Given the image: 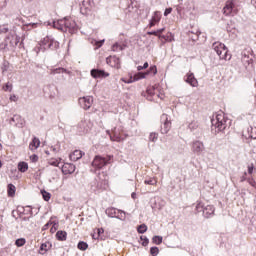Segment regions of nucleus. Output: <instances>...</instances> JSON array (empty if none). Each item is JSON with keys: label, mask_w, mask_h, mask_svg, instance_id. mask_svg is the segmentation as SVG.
I'll use <instances>...</instances> for the list:
<instances>
[{"label": "nucleus", "mask_w": 256, "mask_h": 256, "mask_svg": "<svg viewBox=\"0 0 256 256\" xmlns=\"http://www.w3.org/2000/svg\"><path fill=\"white\" fill-rule=\"evenodd\" d=\"M107 135H109L111 141H116L117 143L127 139L125 128L121 124H117L112 130H107Z\"/></svg>", "instance_id": "f257e3e1"}, {"label": "nucleus", "mask_w": 256, "mask_h": 256, "mask_svg": "<svg viewBox=\"0 0 256 256\" xmlns=\"http://www.w3.org/2000/svg\"><path fill=\"white\" fill-rule=\"evenodd\" d=\"M212 131L215 133H221L227 129V118H225V113L219 112L214 119L211 121Z\"/></svg>", "instance_id": "f03ea898"}, {"label": "nucleus", "mask_w": 256, "mask_h": 256, "mask_svg": "<svg viewBox=\"0 0 256 256\" xmlns=\"http://www.w3.org/2000/svg\"><path fill=\"white\" fill-rule=\"evenodd\" d=\"M57 25L61 31H68V33H75L77 31V23L74 22L71 18H64L62 20H58V22H54V28L57 29Z\"/></svg>", "instance_id": "7ed1b4c3"}, {"label": "nucleus", "mask_w": 256, "mask_h": 256, "mask_svg": "<svg viewBox=\"0 0 256 256\" xmlns=\"http://www.w3.org/2000/svg\"><path fill=\"white\" fill-rule=\"evenodd\" d=\"M212 49L217 53L220 59L224 61L231 60V54L229 53V49L225 44L221 42H214L212 45Z\"/></svg>", "instance_id": "20e7f679"}, {"label": "nucleus", "mask_w": 256, "mask_h": 256, "mask_svg": "<svg viewBox=\"0 0 256 256\" xmlns=\"http://www.w3.org/2000/svg\"><path fill=\"white\" fill-rule=\"evenodd\" d=\"M150 73H152L153 75H157V66H151L149 68V70L147 72H138L137 74H135L134 76H130L129 79L127 78H121V81L123 83H135V81H139V79H145V77H147V75H149Z\"/></svg>", "instance_id": "39448f33"}, {"label": "nucleus", "mask_w": 256, "mask_h": 256, "mask_svg": "<svg viewBox=\"0 0 256 256\" xmlns=\"http://www.w3.org/2000/svg\"><path fill=\"white\" fill-rule=\"evenodd\" d=\"M111 159V156H95L92 161V167H94V169H103L105 165H109L111 163Z\"/></svg>", "instance_id": "423d86ee"}, {"label": "nucleus", "mask_w": 256, "mask_h": 256, "mask_svg": "<svg viewBox=\"0 0 256 256\" xmlns=\"http://www.w3.org/2000/svg\"><path fill=\"white\" fill-rule=\"evenodd\" d=\"M238 9H237V5H235V1L233 0H227L226 4L223 8V13L226 16L229 17H235V15H237L238 13Z\"/></svg>", "instance_id": "0eeeda50"}, {"label": "nucleus", "mask_w": 256, "mask_h": 256, "mask_svg": "<svg viewBox=\"0 0 256 256\" xmlns=\"http://www.w3.org/2000/svg\"><path fill=\"white\" fill-rule=\"evenodd\" d=\"M161 120L164 121L162 126H161V133L163 135H167L169 131H171V122L169 120V116L167 114H162Z\"/></svg>", "instance_id": "6e6552de"}, {"label": "nucleus", "mask_w": 256, "mask_h": 256, "mask_svg": "<svg viewBox=\"0 0 256 256\" xmlns=\"http://www.w3.org/2000/svg\"><path fill=\"white\" fill-rule=\"evenodd\" d=\"M184 81L185 83H188L191 87H199V81L197 78H195V74L191 71H189L185 76H184Z\"/></svg>", "instance_id": "1a4fd4ad"}, {"label": "nucleus", "mask_w": 256, "mask_h": 256, "mask_svg": "<svg viewBox=\"0 0 256 256\" xmlns=\"http://www.w3.org/2000/svg\"><path fill=\"white\" fill-rule=\"evenodd\" d=\"M106 63L113 69H121V59L117 56H109L106 58Z\"/></svg>", "instance_id": "9d476101"}, {"label": "nucleus", "mask_w": 256, "mask_h": 256, "mask_svg": "<svg viewBox=\"0 0 256 256\" xmlns=\"http://www.w3.org/2000/svg\"><path fill=\"white\" fill-rule=\"evenodd\" d=\"M98 178L100 183L99 189H107V187H109V176L105 172H102L99 174Z\"/></svg>", "instance_id": "9b49d317"}, {"label": "nucleus", "mask_w": 256, "mask_h": 256, "mask_svg": "<svg viewBox=\"0 0 256 256\" xmlns=\"http://www.w3.org/2000/svg\"><path fill=\"white\" fill-rule=\"evenodd\" d=\"M109 72H106L104 70H100V69H92L91 70V76L94 79H106V77H109Z\"/></svg>", "instance_id": "f8f14e48"}, {"label": "nucleus", "mask_w": 256, "mask_h": 256, "mask_svg": "<svg viewBox=\"0 0 256 256\" xmlns=\"http://www.w3.org/2000/svg\"><path fill=\"white\" fill-rule=\"evenodd\" d=\"M79 103L81 107H83V109L85 110L91 109V106L93 105V97L86 96V97L80 98Z\"/></svg>", "instance_id": "ddd939ff"}, {"label": "nucleus", "mask_w": 256, "mask_h": 256, "mask_svg": "<svg viewBox=\"0 0 256 256\" xmlns=\"http://www.w3.org/2000/svg\"><path fill=\"white\" fill-rule=\"evenodd\" d=\"M10 39L9 45L12 47V49H15L17 45H19V42L21 41V37L17 35L16 33L6 37V40L8 41Z\"/></svg>", "instance_id": "4468645a"}, {"label": "nucleus", "mask_w": 256, "mask_h": 256, "mask_svg": "<svg viewBox=\"0 0 256 256\" xmlns=\"http://www.w3.org/2000/svg\"><path fill=\"white\" fill-rule=\"evenodd\" d=\"M61 170L63 175H72V173H75V165L71 163H64Z\"/></svg>", "instance_id": "2eb2a0df"}, {"label": "nucleus", "mask_w": 256, "mask_h": 256, "mask_svg": "<svg viewBox=\"0 0 256 256\" xmlns=\"http://www.w3.org/2000/svg\"><path fill=\"white\" fill-rule=\"evenodd\" d=\"M155 95V86H148L145 92H142V97H145L148 101H153Z\"/></svg>", "instance_id": "dca6fc26"}, {"label": "nucleus", "mask_w": 256, "mask_h": 256, "mask_svg": "<svg viewBox=\"0 0 256 256\" xmlns=\"http://www.w3.org/2000/svg\"><path fill=\"white\" fill-rule=\"evenodd\" d=\"M204 149H205V146L203 145V142L195 141V142L192 143L193 153H197L199 155L200 153H203Z\"/></svg>", "instance_id": "f3484780"}, {"label": "nucleus", "mask_w": 256, "mask_h": 256, "mask_svg": "<svg viewBox=\"0 0 256 256\" xmlns=\"http://www.w3.org/2000/svg\"><path fill=\"white\" fill-rule=\"evenodd\" d=\"M159 39L162 43H173V41H175V36L173 33L168 32L166 35L160 34Z\"/></svg>", "instance_id": "a211bd4d"}, {"label": "nucleus", "mask_w": 256, "mask_h": 256, "mask_svg": "<svg viewBox=\"0 0 256 256\" xmlns=\"http://www.w3.org/2000/svg\"><path fill=\"white\" fill-rule=\"evenodd\" d=\"M161 17H162L161 12L155 11L154 15L152 16V18L150 20L149 27L150 28L155 27L159 23V21H161Z\"/></svg>", "instance_id": "6ab92c4d"}, {"label": "nucleus", "mask_w": 256, "mask_h": 256, "mask_svg": "<svg viewBox=\"0 0 256 256\" xmlns=\"http://www.w3.org/2000/svg\"><path fill=\"white\" fill-rule=\"evenodd\" d=\"M85 10L84 13L87 15L93 9V0H84L82 2V8L81 11Z\"/></svg>", "instance_id": "aec40b11"}, {"label": "nucleus", "mask_w": 256, "mask_h": 256, "mask_svg": "<svg viewBox=\"0 0 256 256\" xmlns=\"http://www.w3.org/2000/svg\"><path fill=\"white\" fill-rule=\"evenodd\" d=\"M84 155L85 153H83V151L75 150L69 155V158L71 161H79V159H81Z\"/></svg>", "instance_id": "412c9836"}, {"label": "nucleus", "mask_w": 256, "mask_h": 256, "mask_svg": "<svg viewBox=\"0 0 256 256\" xmlns=\"http://www.w3.org/2000/svg\"><path fill=\"white\" fill-rule=\"evenodd\" d=\"M40 145H41V140H39V138H37V137H34L29 144V149H30V151H35V150L39 149Z\"/></svg>", "instance_id": "4be33fe9"}, {"label": "nucleus", "mask_w": 256, "mask_h": 256, "mask_svg": "<svg viewBox=\"0 0 256 256\" xmlns=\"http://www.w3.org/2000/svg\"><path fill=\"white\" fill-rule=\"evenodd\" d=\"M51 247H52L51 242H44L43 244H41L39 249L40 255H45V253H47V251H49Z\"/></svg>", "instance_id": "5701e85b"}, {"label": "nucleus", "mask_w": 256, "mask_h": 256, "mask_svg": "<svg viewBox=\"0 0 256 256\" xmlns=\"http://www.w3.org/2000/svg\"><path fill=\"white\" fill-rule=\"evenodd\" d=\"M50 44H51V37H50V36L44 37V38L40 41V43H39L40 47L43 48V51H45L46 49H49V46H48V45H50Z\"/></svg>", "instance_id": "b1692460"}, {"label": "nucleus", "mask_w": 256, "mask_h": 256, "mask_svg": "<svg viewBox=\"0 0 256 256\" xmlns=\"http://www.w3.org/2000/svg\"><path fill=\"white\" fill-rule=\"evenodd\" d=\"M17 169L20 173H27V171H29V164L25 161H21L18 163Z\"/></svg>", "instance_id": "393cba45"}, {"label": "nucleus", "mask_w": 256, "mask_h": 256, "mask_svg": "<svg viewBox=\"0 0 256 256\" xmlns=\"http://www.w3.org/2000/svg\"><path fill=\"white\" fill-rule=\"evenodd\" d=\"M56 239L58 241H67V232L63 231V230H59L56 233Z\"/></svg>", "instance_id": "a878e982"}, {"label": "nucleus", "mask_w": 256, "mask_h": 256, "mask_svg": "<svg viewBox=\"0 0 256 256\" xmlns=\"http://www.w3.org/2000/svg\"><path fill=\"white\" fill-rule=\"evenodd\" d=\"M15 191H17V188L13 184H8L7 186V194L8 197H15Z\"/></svg>", "instance_id": "bb28decb"}, {"label": "nucleus", "mask_w": 256, "mask_h": 256, "mask_svg": "<svg viewBox=\"0 0 256 256\" xmlns=\"http://www.w3.org/2000/svg\"><path fill=\"white\" fill-rule=\"evenodd\" d=\"M0 51H2L3 53L9 51V41L7 40V38L0 43Z\"/></svg>", "instance_id": "cd10ccee"}, {"label": "nucleus", "mask_w": 256, "mask_h": 256, "mask_svg": "<svg viewBox=\"0 0 256 256\" xmlns=\"http://www.w3.org/2000/svg\"><path fill=\"white\" fill-rule=\"evenodd\" d=\"M48 49H51L52 51H55V49H59V42L51 38L50 44L48 45Z\"/></svg>", "instance_id": "c85d7f7f"}, {"label": "nucleus", "mask_w": 256, "mask_h": 256, "mask_svg": "<svg viewBox=\"0 0 256 256\" xmlns=\"http://www.w3.org/2000/svg\"><path fill=\"white\" fill-rule=\"evenodd\" d=\"M49 165H52V167H59L61 163V158H51L48 160Z\"/></svg>", "instance_id": "c756f323"}, {"label": "nucleus", "mask_w": 256, "mask_h": 256, "mask_svg": "<svg viewBox=\"0 0 256 256\" xmlns=\"http://www.w3.org/2000/svg\"><path fill=\"white\" fill-rule=\"evenodd\" d=\"M144 184L145 185H153V186L157 187V178L153 177V178L146 179L144 181Z\"/></svg>", "instance_id": "7c9ffc66"}, {"label": "nucleus", "mask_w": 256, "mask_h": 256, "mask_svg": "<svg viewBox=\"0 0 256 256\" xmlns=\"http://www.w3.org/2000/svg\"><path fill=\"white\" fill-rule=\"evenodd\" d=\"M123 49H125V45L119 44V43H115L112 46V51L117 52V51H123Z\"/></svg>", "instance_id": "2f4dec72"}, {"label": "nucleus", "mask_w": 256, "mask_h": 256, "mask_svg": "<svg viewBox=\"0 0 256 256\" xmlns=\"http://www.w3.org/2000/svg\"><path fill=\"white\" fill-rule=\"evenodd\" d=\"M88 248H89V245L86 242L81 241L78 243V249L80 251H87Z\"/></svg>", "instance_id": "473e14b6"}, {"label": "nucleus", "mask_w": 256, "mask_h": 256, "mask_svg": "<svg viewBox=\"0 0 256 256\" xmlns=\"http://www.w3.org/2000/svg\"><path fill=\"white\" fill-rule=\"evenodd\" d=\"M152 243H154L155 245H161L163 243V237H161V236H154L152 238Z\"/></svg>", "instance_id": "72a5a7b5"}, {"label": "nucleus", "mask_w": 256, "mask_h": 256, "mask_svg": "<svg viewBox=\"0 0 256 256\" xmlns=\"http://www.w3.org/2000/svg\"><path fill=\"white\" fill-rule=\"evenodd\" d=\"M27 243V240L25 238H19L15 241L16 247H23Z\"/></svg>", "instance_id": "f704fd0d"}, {"label": "nucleus", "mask_w": 256, "mask_h": 256, "mask_svg": "<svg viewBox=\"0 0 256 256\" xmlns=\"http://www.w3.org/2000/svg\"><path fill=\"white\" fill-rule=\"evenodd\" d=\"M137 231H138V233H141V234L147 233V225H145V224L139 225L137 228Z\"/></svg>", "instance_id": "c9c22d12"}, {"label": "nucleus", "mask_w": 256, "mask_h": 256, "mask_svg": "<svg viewBox=\"0 0 256 256\" xmlns=\"http://www.w3.org/2000/svg\"><path fill=\"white\" fill-rule=\"evenodd\" d=\"M41 193H42V197H43L44 201H49L51 199V193H49L45 190L41 191Z\"/></svg>", "instance_id": "e433bc0d"}, {"label": "nucleus", "mask_w": 256, "mask_h": 256, "mask_svg": "<svg viewBox=\"0 0 256 256\" xmlns=\"http://www.w3.org/2000/svg\"><path fill=\"white\" fill-rule=\"evenodd\" d=\"M117 211H119V210H117L115 208H110V209L106 210V213H108V215L110 217H115V215H117Z\"/></svg>", "instance_id": "4c0bfd02"}, {"label": "nucleus", "mask_w": 256, "mask_h": 256, "mask_svg": "<svg viewBox=\"0 0 256 256\" xmlns=\"http://www.w3.org/2000/svg\"><path fill=\"white\" fill-rule=\"evenodd\" d=\"M140 240L142 241V246L143 247H147L149 245V238H147V236H141Z\"/></svg>", "instance_id": "58836bf2"}, {"label": "nucleus", "mask_w": 256, "mask_h": 256, "mask_svg": "<svg viewBox=\"0 0 256 256\" xmlns=\"http://www.w3.org/2000/svg\"><path fill=\"white\" fill-rule=\"evenodd\" d=\"M157 139H159V134H157V133H150V136H149V140L150 141L155 143V141H157Z\"/></svg>", "instance_id": "ea45409f"}, {"label": "nucleus", "mask_w": 256, "mask_h": 256, "mask_svg": "<svg viewBox=\"0 0 256 256\" xmlns=\"http://www.w3.org/2000/svg\"><path fill=\"white\" fill-rule=\"evenodd\" d=\"M65 69L64 68H56L51 70V75H57V73H64Z\"/></svg>", "instance_id": "a19ab883"}, {"label": "nucleus", "mask_w": 256, "mask_h": 256, "mask_svg": "<svg viewBox=\"0 0 256 256\" xmlns=\"http://www.w3.org/2000/svg\"><path fill=\"white\" fill-rule=\"evenodd\" d=\"M150 253L152 256H157L159 255V248L158 247H152L150 248Z\"/></svg>", "instance_id": "79ce46f5"}, {"label": "nucleus", "mask_w": 256, "mask_h": 256, "mask_svg": "<svg viewBox=\"0 0 256 256\" xmlns=\"http://www.w3.org/2000/svg\"><path fill=\"white\" fill-rule=\"evenodd\" d=\"M13 89V84H10V83H6L4 86H3V91H12Z\"/></svg>", "instance_id": "37998d69"}, {"label": "nucleus", "mask_w": 256, "mask_h": 256, "mask_svg": "<svg viewBox=\"0 0 256 256\" xmlns=\"http://www.w3.org/2000/svg\"><path fill=\"white\" fill-rule=\"evenodd\" d=\"M247 183H249V185H251V187H254L256 189V181L254 178H248Z\"/></svg>", "instance_id": "c03bdc74"}, {"label": "nucleus", "mask_w": 256, "mask_h": 256, "mask_svg": "<svg viewBox=\"0 0 256 256\" xmlns=\"http://www.w3.org/2000/svg\"><path fill=\"white\" fill-rule=\"evenodd\" d=\"M255 171V166L253 164L248 165V175H253Z\"/></svg>", "instance_id": "a18cd8bd"}, {"label": "nucleus", "mask_w": 256, "mask_h": 256, "mask_svg": "<svg viewBox=\"0 0 256 256\" xmlns=\"http://www.w3.org/2000/svg\"><path fill=\"white\" fill-rule=\"evenodd\" d=\"M9 0H0V9H5L7 7V2Z\"/></svg>", "instance_id": "49530a36"}, {"label": "nucleus", "mask_w": 256, "mask_h": 256, "mask_svg": "<svg viewBox=\"0 0 256 256\" xmlns=\"http://www.w3.org/2000/svg\"><path fill=\"white\" fill-rule=\"evenodd\" d=\"M51 225H53L52 221H49L48 223H46L43 227H42V231H47V229H49V227H51Z\"/></svg>", "instance_id": "de8ad7c7"}, {"label": "nucleus", "mask_w": 256, "mask_h": 256, "mask_svg": "<svg viewBox=\"0 0 256 256\" xmlns=\"http://www.w3.org/2000/svg\"><path fill=\"white\" fill-rule=\"evenodd\" d=\"M30 159L33 163H37L39 161V156L33 154L32 156H30Z\"/></svg>", "instance_id": "09e8293b"}, {"label": "nucleus", "mask_w": 256, "mask_h": 256, "mask_svg": "<svg viewBox=\"0 0 256 256\" xmlns=\"http://www.w3.org/2000/svg\"><path fill=\"white\" fill-rule=\"evenodd\" d=\"M57 231V223L53 222L52 227L50 228V233H55Z\"/></svg>", "instance_id": "8fccbe9b"}, {"label": "nucleus", "mask_w": 256, "mask_h": 256, "mask_svg": "<svg viewBox=\"0 0 256 256\" xmlns=\"http://www.w3.org/2000/svg\"><path fill=\"white\" fill-rule=\"evenodd\" d=\"M199 127V125H197L196 122H191L189 124V129L193 130V129H197Z\"/></svg>", "instance_id": "3c124183"}, {"label": "nucleus", "mask_w": 256, "mask_h": 256, "mask_svg": "<svg viewBox=\"0 0 256 256\" xmlns=\"http://www.w3.org/2000/svg\"><path fill=\"white\" fill-rule=\"evenodd\" d=\"M173 11V8H166L164 11V16L167 17V15H171Z\"/></svg>", "instance_id": "603ef678"}, {"label": "nucleus", "mask_w": 256, "mask_h": 256, "mask_svg": "<svg viewBox=\"0 0 256 256\" xmlns=\"http://www.w3.org/2000/svg\"><path fill=\"white\" fill-rule=\"evenodd\" d=\"M189 33H191L192 35H196V37H199L201 35V32L199 31V29H195L193 31H190Z\"/></svg>", "instance_id": "864d4df0"}, {"label": "nucleus", "mask_w": 256, "mask_h": 256, "mask_svg": "<svg viewBox=\"0 0 256 256\" xmlns=\"http://www.w3.org/2000/svg\"><path fill=\"white\" fill-rule=\"evenodd\" d=\"M147 35H154L155 37H158V39H159V35H161V34H159L158 30H156V31H152V32H147Z\"/></svg>", "instance_id": "5fc2aeb1"}, {"label": "nucleus", "mask_w": 256, "mask_h": 256, "mask_svg": "<svg viewBox=\"0 0 256 256\" xmlns=\"http://www.w3.org/2000/svg\"><path fill=\"white\" fill-rule=\"evenodd\" d=\"M247 172H244V175L240 178V182L243 183L245 181H247Z\"/></svg>", "instance_id": "6e6d98bb"}, {"label": "nucleus", "mask_w": 256, "mask_h": 256, "mask_svg": "<svg viewBox=\"0 0 256 256\" xmlns=\"http://www.w3.org/2000/svg\"><path fill=\"white\" fill-rule=\"evenodd\" d=\"M10 101L16 102V101H17V96L11 95V96H10Z\"/></svg>", "instance_id": "4d7b16f0"}, {"label": "nucleus", "mask_w": 256, "mask_h": 256, "mask_svg": "<svg viewBox=\"0 0 256 256\" xmlns=\"http://www.w3.org/2000/svg\"><path fill=\"white\" fill-rule=\"evenodd\" d=\"M165 32V28L158 29V35H162Z\"/></svg>", "instance_id": "13d9d810"}, {"label": "nucleus", "mask_w": 256, "mask_h": 256, "mask_svg": "<svg viewBox=\"0 0 256 256\" xmlns=\"http://www.w3.org/2000/svg\"><path fill=\"white\" fill-rule=\"evenodd\" d=\"M131 197H132V199H137V193L133 192V193L131 194Z\"/></svg>", "instance_id": "bf43d9fd"}, {"label": "nucleus", "mask_w": 256, "mask_h": 256, "mask_svg": "<svg viewBox=\"0 0 256 256\" xmlns=\"http://www.w3.org/2000/svg\"><path fill=\"white\" fill-rule=\"evenodd\" d=\"M97 231H98V235H101V233H104L103 228H99Z\"/></svg>", "instance_id": "052dcab7"}, {"label": "nucleus", "mask_w": 256, "mask_h": 256, "mask_svg": "<svg viewBox=\"0 0 256 256\" xmlns=\"http://www.w3.org/2000/svg\"><path fill=\"white\" fill-rule=\"evenodd\" d=\"M149 67V63L145 62L143 65V69H147Z\"/></svg>", "instance_id": "680f3d73"}, {"label": "nucleus", "mask_w": 256, "mask_h": 256, "mask_svg": "<svg viewBox=\"0 0 256 256\" xmlns=\"http://www.w3.org/2000/svg\"><path fill=\"white\" fill-rule=\"evenodd\" d=\"M96 45L97 47H101L103 45V41L97 42Z\"/></svg>", "instance_id": "e2e57ef3"}, {"label": "nucleus", "mask_w": 256, "mask_h": 256, "mask_svg": "<svg viewBox=\"0 0 256 256\" xmlns=\"http://www.w3.org/2000/svg\"><path fill=\"white\" fill-rule=\"evenodd\" d=\"M137 69H138L139 71H143V69H145V68H143V66H138Z\"/></svg>", "instance_id": "0e129e2a"}, {"label": "nucleus", "mask_w": 256, "mask_h": 256, "mask_svg": "<svg viewBox=\"0 0 256 256\" xmlns=\"http://www.w3.org/2000/svg\"><path fill=\"white\" fill-rule=\"evenodd\" d=\"M252 4L256 7V0H251Z\"/></svg>", "instance_id": "69168bd1"}, {"label": "nucleus", "mask_w": 256, "mask_h": 256, "mask_svg": "<svg viewBox=\"0 0 256 256\" xmlns=\"http://www.w3.org/2000/svg\"><path fill=\"white\" fill-rule=\"evenodd\" d=\"M52 150L54 151V153H57V148L52 147Z\"/></svg>", "instance_id": "338daca9"}, {"label": "nucleus", "mask_w": 256, "mask_h": 256, "mask_svg": "<svg viewBox=\"0 0 256 256\" xmlns=\"http://www.w3.org/2000/svg\"><path fill=\"white\" fill-rule=\"evenodd\" d=\"M32 27H37V24H32Z\"/></svg>", "instance_id": "774afa93"}]
</instances>
